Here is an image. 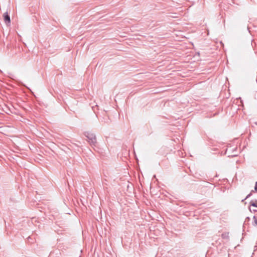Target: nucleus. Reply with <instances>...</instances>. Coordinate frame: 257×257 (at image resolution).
<instances>
[{
	"label": "nucleus",
	"mask_w": 257,
	"mask_h": 257,
	"mask_svg": "<svg viewBox=\"0 0 257 257\" xmlns=\"http://www.w3.org/2000/svg\"><path fill=\"white\" fill-rule=\"evenodd\" d=\"M85 136L89 140V142L91 146H95L96 144V138L95 135L91 133L85 132Z\"/></svg>",
	"instance_id": "obj_1"
},
{
	"label": "nucleus",
	"mask_w": 257,
	"mask_h": 257,
	"mask_svg": "<svg viewBox=\"0 0 257 257\" xmlns=\"http://www.w3.org/2000/svg\"><path fill=\"white\" fill-rule=\"evenodd\" d=\"M4 20L5 23L8 25L11 23V19L8 12H6L3 15Z\"/></svg>",
	"instance_id": "obj_2"
},
{
	"label": "nucleus",
	"mask_w": 257,
	"mask_h": 257,
	"mask_svg": "<svg viewBox=\"0 0 257 257\" xmlns=\"http://www.w3.org/2000/svg\"><path fill=\"white\" fill-rule=\"evenodd\" d=\"M249 203L250 206L257 207V200H251Z\"/></svg>",
	"instance_id": "obj_3"
},
{
	"label": "nucleus",
	"mask_w": 257,
	"mask_h": 257,
	"mask_svg": "<svg viewBox=\"0 0 257 257\" xmlns=\"http://www.w3.org/2000/svg\"><path fill=\"white\" fill-rule=\"evenodd\" d=\"M253 192V190H252V191L250 192V193H249V194H248L246 196V197L244 199L242 200V201H242V202H243L245 199H247L248 198L250 197L252 195V192Z\"/></svg>",
	"instance_id": "obj_4"
},
{
	"label": "nucleus",
	"mask_w": 257,
	"mask_h": 257,
	"mask_svg": "<svg viewBox=\"0 0 257 257\" xmlns=\"http://www.w3.org/2000/svg\"><path fill=\"white\" fill-rule=\"evenodd\" d=\"M254 190L257 192V182H256L255 184Z\"/></svg>",
	"instance_id": "obj_5"
},
{
	"label": "nucleus",
	"mask_w": 257,
	"mask_h": 257,
	"mask_svg": "<svg viewBox=\"0 0 257 257\" xmlns=\"http://www.w3.org/2000/svg\"><path fill=\"white\" fill-rule=\"evenodd\" d=\"M249 220H250V218L249 217H246V218H245V222L248 221Z\"/></svg>",
	"instance_id": "obj_6"
},
{
	"label": "nucleus",
	"mask_w": 257,
	"mask_h": 257,
	"mask_svg": "<svg viewBox=\"0 0 257 257\" xmlns=\"http://www.w3.org/2000/svg\"><path fill=\"white\" fill-rule=\"evenodd\" d=\"M253 211H254V212H257V210L254 209V210H253Z\"/></svg>",
	"instance_id": "obj_7"
}]
</instances>
